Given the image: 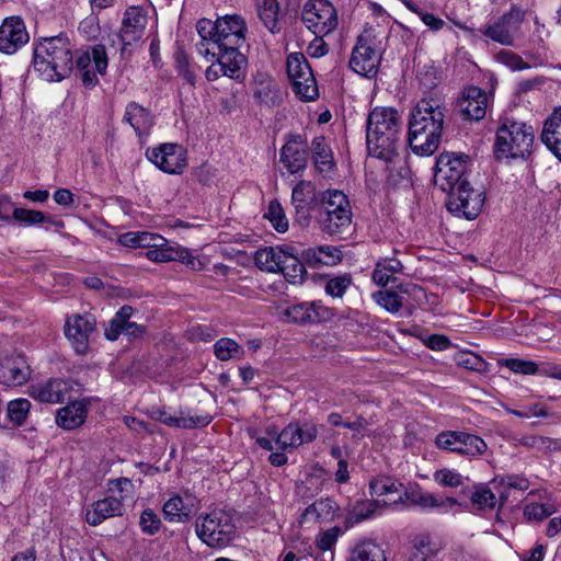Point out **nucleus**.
Returning a JSON list of instances; mask_svg holds the SVG:
<instances>
[{
	"label": "nucleus",
	"instance_id": "1",
	"mask_svg": "<svg viewBox=\"0 0 561 561\" xmlns=\"http://www.w3.org/2000/svg\"><path fill=\"white\" fill-rule=\"evenodd\" d=\"M401 121L392 107H375L366 122L367 150L370 156L393 162L399 157L403 144L400 138Z\"/></svg>",
	"mask_w": 561,
	"mask_h": 561
},
{
	"label": "nucleus",
	"instance_id": "2",
	"mask_svg": "<svg viewBox=\"0 0 561 561\" xmlns=\"http://www.w3.org/2000/svg\"><path fill=\"white\" fill-rule=\"evenodd\" d=\"M444 126V113L437 101L421 100L411 113L409 145L419 156H431L439 146Z\"/></svg>",
	"mask_w": 561,
	"mask_h": 561
},
{
	"label": "nucleus",
	"instance_id": "3",
	"mask_svg": "<svg viewBox=\"0 0 561 561\" xmlns=\"http://www.w3.org/2000/svg\"><path fill=\"white\" fill-rule=\"evenodd\" d=\"M72 48L66 36L43 38L34 48V69L47 82L61 81L72 70Z\"/></svg>",
	"mask_w": 561,
	"mask_h": 561
},
{
	"label": "nucleus",
	"instance_id": "4",
	"mask_svg": "<svg viewBox=\"0 0 561 561\" xmlns=\"http://www.w3.org/2000/svg\"><path fill=\"white\" fill-rule=\"evenodd\" d=\"M201 42L221 53L234 50L242 54L241 47L245 43L247 23L240 14H227L216 21L202 19L196 24Z\"/></svg>",
	"mask_w": 561,
	"mask_h": 561
},
{
	"label": "nucleus",
	"instance_id": "5",
	"mask_svg": "<svg viewBox=\"0 0 561 561\" xmlns=\"http://www.w3.org/2000/svg\"><path fill=\"white\" fill-rule=\"evenodd\" d=\"M534 139L531 125L505 118L496 130L494 153L497 159L526 158L530 154Z\"/></svg>",
	"mask_w": 561,
	"mask_h": 561
},
{
	"label": "nucleus",
	"instance_id": "6",
	"mask_svg": "<svg viewBox=\"0 0 561 561\" xmlns=\"http://www.w3.org/2000/svg\"><path fill=\"white\" fill-rule=\"evenodd\" d=\"M386 34L375 27H366L358 35L352 50L350 67L356 73L373 78L377 75L382 54L386 49Z\"/></svg>",
	"mask_w": 561,
	"mask_h": 561
},
{
	"label": "nucleus",
	"instance_id": "7",
	"mask_svg": "<svg viewBox=\"0 0 561 561\" xmlns=\"http://www.w3.org/2000/svg\"><path fill=\"white\" fill-rule=\"evenodd\" d=\"M526 15L523 7L512 4L507 11L482 25L479 32L496 44L515 46L524 37Z\"/></svg>",
	"mask_w": 561,
	"mask_h": 561
},
{
	"label": "nucleus",
	"instance_id": "8",
	"mask_svg": "<svg viewBox=\"0 0 561 561\" xmlns=\"http://www.w3.org/2000/svg\"><path fill=\"white\" fill-rule=\"evenodd\" d=\"M321 202L324 214L320 220L321 230L330 236H341L351 230L352 208L347 196L339 190L323 192Z\"/></svg>",
	"mask_w": 561,
	"mask_h": 561
},
{
	"label": "nucleus",
	"instance_id": "9",
	"mask_svg": "<svg viewBox=\"0 0 561 561\" xmlns=\"http://www.w3.org/2000/svg\"><path fill=\"white\" fill-rule=\"evenodd\" d=\"M195 527L198 538L210 548L228 546L236 534L232 516L222 510L199 516Z\"/></svg>",
	"mask_w": 561,
	"mask_h": 561
},
{
	"label": "nucleus",
	"instance_id": "10",
	"mask_svg": "<svg viewBox=\"0 0 561 561\" xmlns=\"http://www.w3.org/2000/svg\"><path fill=\"white\" fill-rule=\"evenodd\" d=\"M207 42H201L197 47L202 55L211 56L216 62L211 64L205 71L208 81H215L221 76L240 80L244 77L243 69L247 65V58L243 54H234V50L221 53L206 45Z\"/></svg>",
	"mask_w": 561,
	"mask_h": 561
},
{
	"label": "nucleus",
	"instance_id": "11",
	"mask_svg": "<svg viewBox=\"0 0 561 561\" xmlns=\"http://www.w3.org/2000/svg\"><path fill=\"white\" fill-rule=\"evenodd\" d=\"M468 157L443 152L438 156L434 173V184L443 192H451L467 183L465 174L468 168Z\"/></svg>",
	"mask_w": 561,
	"mask_h": 561
},
{
	"label": "nucleus",
	"instance_id": "12",
	"mask_svg": "<svg viewBox=\"0 0 561 561\" xmlns=\"http://www.w3.org/2000/svg\"><path fill=\"white\" fill-rule=\"evenodd\" d=\"M301 20L316 36L332 33L337 24V11L329 0H308L302 9Z\"/></svg>",
	"mask_w": 561,
	"mask_h": 561
},
{
	"label": "nucleus",
	"instance_id": "13",
	"mask_svg": "<svg viewBox=\"0 0 561 561\" xmlns=\"http://www.w3.org/2000/svg\"><path fill=\"white\" fill-rule=\"evenodd\" d=\"M287 75L295 93L302 101H312L318 96L314 76L302 54L294 53L287 57Z\"/></svg>",
	"mask_w": 561,
	"mask_h": 561
},
{
	"label": "nucleus",
	"instance_id": "14",
	"mask_svg": "<svg viewBox=\"0 0 561 561\" xmlns=\"http://www.w3.org/2000/svg\"><path fill=\"white\" fill-rule=\"evenodd\" d=\"M483 204V192L474 190L467 182L448 193L446 207L456 216L472 220L479 216Z\"/></svg>",
	"mask_w": 561,
	"mask_h": 561
},
{
	"label": "nucleus",
	"instance_id": "15",
	"mask_svg": "<svg viewBox=\"0 0 561 561\" xmlns=\"http://www.w3.org/2000/svg\"><path fill=\"white\" fill-rule=\"evenodd\" d=\"M96 331L95 317L90 313H73L66 318L65 335L79 355L90 351V339Z\"/></svg>",
	"mask_w": 561,
	"mask_h": 561
},
{
	"label": "nucleus",
	"instance_id": "16",
	"mask_svg": "<svg viewBox=\"0 0 561 561\" xmlns=\"http://www.w3.org/2000/svg\"><path fill=\"white\" fill-rule=\"evenodd\" d=\"M147 24L148 12L146 9L137 5L128 7L124 12L119 32L113 36V45L115 39L121 42V54L124 55L128 46L144 36Z\"/></svg>",
	"mask_w": 561,
	"mask_h": 561
},
{
	"label": "nucleus",
	"instance_id": "17",
	"mask_svg": "<svg viewBox=\"0 0 561 561\" xmlns=\"http://www.w3.org/2000/svg\"><path fill=\"white\" fill-rule=\"evenodd\" d=\"M266 432L275 438L276 446L283 450L312 443L318 436V427L312 422L289 423L282 432L268 427Z\"/></svg>",
	"mask_w": 561,
	"mask_h": 561
},
{
	"label": "nucleus",
	"instance_id": "18",
	"mask_svg": "<svg viewBox=\"0 0 561 561\" xmlns=\"http://www.w3.org/2000/svg\"><path fill=\"white\" fill-rule=\"evenodd\" d=\"M435 443L438 448L463 456H478L486 450L482 438L465 432H443L436 436Z\"/></svg>",
	"mask_w": 561,
	"mask_h": 561
},
{
	"label": "nucleus",
	"instance_id": "19",
	"mask_svg": "<svg viewBox=\"0 0 561 561\" xmlns=\"http://www.w3.org/2000/svg\"><path fill=\"white\" fill-rule=\"evenodd\" d=\"M147 158L165 173H181L186 167V150L179 144H162L148 149Z\"/></svg>",
	"mask_w": 561,
	"mask_h": 561
},
{
	"label": "nucleus",
	"instance_id": "20",
	"mask_svg": "<svg viewBox=\"0 0 561 561\" xmlns=\"http://www.w3.org/2000/svg\"><path fill=\"white\" fill-rule=\"evenodd\" d=\"M158 247L146 251V257L152 262L165 263L171 261H179L190 266L194 271L202 268V262L194 257L187 249L172 243L162 238V242Z\"/></svg>",
	"mask_w": 561,
	"mask_h": 561
},
{
	"label": "nucleus",
	"instance_id": "21",
	"mask_svg": "<svg viewBox=\"0 0 561 561\" xmlns=\"http://www.w3.org/2000/svg\"><path fill=\"white\" fill-rule=\"evenodd\" d=\"M30 39L24 21L20 16H10L0 25V51L14 54Z\"/></svg>",
	"mask_w": 561,
	"mask_h": 561
},
{
	"label": "nucleus",
	"instance_id": "22",
	"mask_svg": "<svg viewBox=\"0 0 561 561\" xmlns=\"http://www.w3.org/2000/svg\"><path fill=\"white\" fill-rule=\"evenodd\" d=\"M307 140L301 135H289L282 147L280 162L291 174L304 171L308 164Z\"/></svg>",
	"mask_w": 561,
	"mask_h": 561
},
{
	"label": "nucleus",
	"instance_id": "23",
	"mask_svg": "<svg viewBox=\"0 0 561 561\" xmlns=\"http://www.w3.org/2000/svg\"><path fill=\"white\" fill-rule=\"evenodd\" d=\"M284 316L295 323H317L331 320L335 312L321 301L301 302L284 310Z\"/></svg>",
	"mask_w": 561,
	"mask_h": 561
},
{
	"label": "nucleus",
	"instance_id": "24",
	"mask_svg": "<svg viewBox=\"0 0 561 561\" xmlns=\"http://www.w3.org/2000/svg\"><path fill=\"white\" fill-rule=\"evenodd\" d=\"M316 201V187L310 181H300L291 192V204L295 208V221L307 227L311 219L312 204Z\"/></svg>",
	"mask_w": 561,
	"mask_h": 561
},
{
	"label": "nucleus",
	"instance_id": "25",
	"mask_svg": "<svg viewBox=\"0 0 561 561\" xmlns=\"http://www.w3.org/2000/svg\"><path fill=\"white\" fill-rule=\"evenodd\" d=\"M458 106L465 119L481 121L486 113L488 95L478 87H468L463 90Z\"/></svg>",
	"mask_w": 561,
	"mask_h": 561
},
{
	"label": "nucleus",
	"instance_id": "26",
	"mask_svg": "<svg viewBox=\"0 0 561 561\" xmlns=\"http://www.w3.org/2000/svg\"><path fill=\"white\" fill-rule=\"evenodd\" d=\"M134 309L130 306H123L108 322L104 330L107 340L115 341L122 333L128 336H139L145 332V327L130 321Z\"/></svg>",
	"mask_w": 561,
	"mask_h": 561
},
{
	"label": "nucleus",
	"instance_id": "27",
	"mask_svg": "<svg viewBox=\"0 0 561 561\" xmlns=\"http://www.w3.org/2000/svg\"><path fill=\"white\" fill-rule=\"evenodd\" d=\"M70 383L60 378H51L47 381L33 385L30 388V396L35 400L46 403H61L70 392Z\"/></svg>",
	"mask_w": 561,
	"mask_h": 561
},
{
	"label": "nucleus",
	"instance_id": "28",
	"mask_svg": "<svg viewBox=\"0 0 561 561\" xmlns=\"http://www.w3.org/2000/svg\"><path fill=\"white\" fill-rule=\"evenodd\" d=\"M154 421H159L170 427L176 428H196L207 426L211 417L208 414L191 415L188 412L181 411L178 416L169 414L163 409H152L150 412Z\"/></svg>",
	"mask_w": 561,
	"mask_h": 561
},
{
	"label": "nucleus",
	"instance_id": "29",
	"mask_svg": "<svg viewBox=\"0 0 561 561\" xmlns=\"http://www.w3.org/2000/svg\"><path fill=\"white\" fill-rule=\"evenodd\" d=\"M369 489L371 495L383 497L385 505L402 503L405 497L403 484L388 476L373 478L369 482Z\"/></svg>",
	"mask_w": 561,
	"mask_h": 561
},
{
	"label": "nucleus",
	"instance_id": "30",
	"mask_svg": "<svg viewBox=\"0 0 561 561\" xmlns=\"http://www.w3.org/2000/svg\"><path fill=\"white\" fill-rule=\"evenodd\" d=\"M124 513L123 496L116 495L106 496L103 500L94 502L90 508L87 510L85 520L96 526L103 523L106 518L121 516Z\"/></svg>",
	"mask_w": 561,
	"mask_h": 561
},
{
	"label": "nucleus",
	"instance_id": "31",
	"mask_svg": "<svg viewBox=\"0 0 561 561\" xmlns=\"http://www.w3.org/2000/svg\"><path fill=\"white\" fill-rule=\"evenodd\" d=\"M196 511L195 497L192 494L173 495L163 505L164 518L181 523L188 519Z\"/></svg>",
	"mask_w": 561,
	"mask_h": 561
},
{
	"label": "nucleus",
	"instance_id": "32",
	"mask_svg": "<svg viewBox=\"0 0 561 561\" xmlns=\"http://www.w3.org/2000/svg\"><path fill=\"white\" fill-rule=\"evenodd\" d=\"M28 366L23 357H7L0 363V382L7 386H20L28 378Z\"/></svg>",
	"mask_w": 561,
	"mask_h": 561
},
{
	"label": "nucleus",
	"instance_id": "33",
	"mask_svg": "<svg viewBox=\"0 0 561 561\" xmlns=\"http://www.w3.org/2000/svg\"><path fill=\"white\" fill-rule=\"evenodd\" d=\"M336 503L329 499H320L313 504L309 505L302 512L299 524L300 525H313L317 523H325L334 519L336 514Z\"/></svg>",
	"mask_w": 561,
	"mask_h": 561
},
{
	"label": "nucleus",
	"instance_id": "34",
	"mask_svg": "<svg viewBox=\"0 0 561 561\" xmlns=\"http://www.w3.org/2000/svg\"><path fill=\"white\" fill-rule=\"evenodd\" d=\"M541 141L561 161V107L554 110L545 121Z\"/></svg>",
	"mask_w": 561,
	"mask_h": 561
},
{
	"label": "nucleus",
	"instance_id": "35",
	"mask_svg": "<svg viewBox=\"0 0 561 561\" xmlns=\"http://www.w3.org/2000/svg\"><path fill=\"white\" fill-rule=\"evenodd\" d=\"M302 260L312 268L321 265H336L342 260V252L333 245L308 248L301 253Z\"/></svg>",
	"mask_w": 561,
	"mask_h": 561
},
{
	"label": "nucleus",
	"instance_id": "36",
	"mask_svg": "<svg viewBox=\"0 0 561 561\" xmlns=\"http://www.w3.org/2000/svg\"><path fill=\"white\" fill-rule=\"evenodd\" d=\"M123 122L128 123L139 137L148 134L153 125L151 113L136 102L127 104Z\"/></svg>",
	"mask_w": 561,
	"mask_h": 561
},
{
	"label": "nucleus",
	"instance_id": "37",
	"mask_svg": "<svg viewBox=\"0 0 561 561\" xmlns=\"http://www.w3.org/2000/svg\"><path fill=\"white\" fill-rule=\"evenodd\" d=\"M279 273L290 284H301L306 275V268L304 263L298 257V253L291 245H286L284 257L280 262Z\"/></svg>",
	"mask_w": 561,
	"mask_h": 561
},
{
	"label": "nucleus",
	"instance_id": "38",
	"mask_svg": "<svg viewBox=\"0 0 561 561\" xmlns=\"http://www.w3.org/2000/svg\"><path fill=\"white\" fill-rule=\"evenodd\" d=\"M88 407L83 401H76L57 411L56 423L66 430H72L84 423Z\"/></svg>",
	"mask_w": 561,
	"mask_h": 561
},
{
	"label": "nucleus",
	"instance_id": "39",
	"mask_svg": "<svg viewBox=\"0 0 561 561\" xmlns=\"http://www.w3.org/2000/svg\"><path fill=\"white\" fill-rule=\"evenodd\" d=\"M494 491L497 493L500 497V505H503L507 502L511 490H519L525 491L529 488V481L524 476L518 474H507L500 476L493 479L492 481Z\"/></svg>",
	"mask_w": 561,
	"mask_h": 561
},
{
	"label": "nucleus",
	"instance_id": "40",
	"mask_svg": "<svg viewBox=\"0 0 561 561\" xmlns=\"http://www.w3.org/2000/svg\"><path fill=\"white\" fill-rule=\"evenodd\" d=\"M286 245L266 247L255 252V265L264 272L279 273L280 262L284 257Z\"/></svg>",
	"mask_w": 561,
	"mask_h": 561
},
{
	"label": "nucleus",
	"instance_id": "41",
	"mask_svg": "<svg viewBox=\"0 0 561 561\" xmlns=\"http://www.w3.org/2000/svg\"><path fill=\"white\" fill-rule=\"evenodd\" d=\"M311 152L313 164L320 173L330 172L334 168L333 154L323 136L313 138Z\"/></svg>",
	"mask_w": 561,
	"mask_h": 561
},
{
	"label": "nucleus",
	"instance_id": "42",
	"mask_svg": "<svg viewBox=\"0 0 561 561\" xmlns=\"http://www.w3.org/2000/svg\"><path fill=\"white\" fill-rule=\"evenodd\" d=\"M93 62L95 71L104 75L107 68V55L104 45L98 44L91 48V53L85 51L77 58V68L82 71L89 69Z\"/></svg>",
	"mask_w": 561,
	"mask_h": 561
},
{
	"label": "nucleus",
	"instance_id": "43",
	"mask_svg": "<svg viewBox=\"0 0 561 561\" xmlns=\"http://www.w3.org/2000/svg\"><path fill=\"white\" fill-rule=\"evenodd\" d=\"M404 499L410 500L412 504L421 506L422 508H445L456 505L458 502L455 497L439 499L430 492H415L409 494L404 492Z\"/></svg>",
	"mask_w": 561,
	"mask_h": 561
},
{
	"label": "nucleus",
	"instance_id": "44",
	"mask_svg": "<svg viewBox=\"0 0 561 561\" xmlns=\"http://www.w3.org/2000/svg\"><path fill=\"white\" fill-rule=\"evenodd\" d=\"M256 11L265 27L272 32H279L278 16L279 3L277 0H256Z\"/></svg>",
	"mask_w": 561,
	"mask_h": 561
},
{
	"label": "nucleus",
	"instance_id": "45",
	"mask_svg": "<svg viewBox=\"0 0 561 561\" xmlns=\"http://www.w3.org/2000/svg\"><path fill=\"white\" fill-rule=\"evenodd\" d=\"M350 561H386L380 546L371 540H363L354 546Z\"/></svg>",
	"mask_w": 561,
	"mask_h": 561
},
{
	"label": "nucleus",
	"instance_id": "46",
	"mask_svg": "<svg viewBox=\"0 0 561 561\" xmlns=\"http://www.w3.org/2000/svg\"><path fill=\"white\" fill-rule=\"evenodd\" d=\"M378 507L379 502L376 500L357 501L347 514L346 524L353 526L373 517L376 514Z\"/></svg>",
	"mask_w": 561,
	"mask_h": 561
},
{
	"label": "nucleus",
	"instance_id": "47",
	"mask_svg": "<svg viewBox=\"0 0 561 561\" xmlns=\"http://www.w3.org/2000/svg\"><path fill=\"white\" fill-rule=\"evenodd\" d=\"M402 264L394 257L382 259L377 262L373 272V280L379 286H386L393 274L401 272Z\"/></svg>",
	"mask_w": 561,
	"mask_h": 561
},
{
	"label": "nucleus",
	"instance_id": "48",
	"mask_svg": "<svg viewBox=\"0 0 561 561\" xmlns=\"http://www.w3.org/2000/svg\"><path fill=\"white\" fill-rule=\"evenodd\" d=\"M214 353L219 360L224 362L240 358L244 351L236 341L222 337L214 344Z\"/></svg>",
	"mask_w": 561,
	"mask_h": 561
},
{
	"label": "nucleus",
	"instance_id": "49",
	"mask_svg": "<svg viewBox=\"0 0 561 561\" xmlns=\"http://www.w3.org/2000/svg\"><path fill=\"white\" fill-rule=\"evenodd\" d=\"M31 402L27 399H15L8 403L7 415L10 422L16 426L25 423L30 413Z\"/></svg>",
	"mask_w": 561,
	"mask_h": 561
},
{
	"label": "nucleus",
	"instance_id": "50",
	"mask_svg": "<svg viewBox=\"0 0 561 561\" xmlns=\"http://www.w3.org/2000/svg\"><path fill=\"white\" fill-rule=\"evenodd\" d=\"M264 217L270 220L277 232L283 233L288 230V219L286 218L285 211L277 199L270 202L267 213L264 215Z\"/></svg>",
	"mask_w": 561,
	"mask_h": 561
},
{
	"label": "nucleus",
	"instance_id": "51",
	"mask_svg": "<svg viewBox=\"0 0 561 561\" xmlns=\"http://www.w3.org/2000/svg\"><path fill=\"white\" fill-rule=\"evenodd\" d=\"M374 300L387 311L397 313L403 305V297L392 290H380L373 295Z\"/></svg>",
	"mask_w": 561,
	"mask_h": 561
},
{
	"label": "nucleus",
	"instance_id": "52",
	"mask_svg": "<svg viewBox=\"0 0 561 561\" xmlns=\"http://www.w3.org/2000/svg\"><path fill=\"white\" fill-rule=\"evenodd\" d=\"M14 220L24 226H37L44 222H50V217L41 210L27 209L19 207L14 211Z\"/></svg>",
	"mask_w": 561,
	"mask_h": 561
},
{
	"label": "nucleus",
	"instance_id": "53",
	"mask_svg": "<svg viewBox=\"0 0 561 561\" xmlns=\"http://www.w3.org/2000/svg\"><path fill=\"white\" fill-rule=\"evenodd\" d=\"M495 60L513 71L529 69L530 66L515 51L501 49L495 55Z\"/></svg>",
	"mask_w": 561,
	"mask_h": 561
},
{
	"label": "nucleus",
	"instance_id": "54",
	"mask_svg": "<svg viewBox=\"0 0 561 561\" xmlns=\"http://www.w3.org/2000/svg\"><path fill=\"white\" fill-rule=\"evenodd\" d=\"M496 494V492L490 489L482 488L473 492L471 502L479 510H494L497 503H500V499L497 500Z\"/></svg>",
	"mask_w": 561,
	"mask_h": 561
},
{
	"label": "nucleus",
	"instance_id": "55",
	"mask_svg": "<svg viewBox=\"0 0 561 561\" xmlns=\"http://www.w3.org/2000/svg\"><path fill=\"white\" fill-rule=\"evenodd\" d=\"M556 508L551 504L530 503L524 506V516L529 522H541L552 515Z\"/></svg>",
	"mask_w": 561,
	"mask_h": 561
},
{
	"label": "nucleus",
	"instance_id": "56",
	"mask_svg": "<svg viewBox=\"0 0 561 561\" xmlns=\"http://www.w3.org/2000/svg\"><path fill=\"white\" fill-rule=\"evenodd\" d=\"M434 481L442 486L458 488L463 484V477L451 469H440L434 472Z\"/></svg>",
	"mask_w": 561,
	"mask_h": 561
},
{
	"label": "nucleus",
	"instance_id": "57",
	"mask_svg": "<svg viewBox=\"0 0 561 561\" xmlns=\"http://www.w3.org/2000/svg\"><path fill=\"white\" fill-rule=\"evenodd\" d=\"M407 8L415 13L421 21L432 31L437 32L442 30L445 25V21L439 19L438 16L434 15L433 13L424 11L422 8H420L417 4L414 3H407Z\"/></svg>",
	"mask_w": 561,
	"mask_h": 561
},
{
	"label": "nucleus",
	"instance_id": "58",
	"mask_svg": "<svg viewBox=\"0 0 561 561\" xmlns=\"http://www.w3.org/2000/svg\"><path fill=\"white\" fill-rule=\"evenodd\" d=\"M139 526L142 533L154 535L160 530L161 519L151 508H147L140 515Z\"/></svg>",
	"mask_w": 561,
	"mask_h": 561
},
{
	"label": "nucleus",
	"instance_id": "59",
	"mask_svg": "<svg viewBox=\"0 0 561 561\" xmlns=\"http://www.w3.org/2000/svg\"><path fill=\"white\" fill-rule=\"evenodd\" d=\"M352 284L350 275L337 276L325 284V293L332 297H342Z\"/></svg>",
	"mask_w": 561,
	"mask_h": 561
},
{
	"label": "nucleus",
	"instance_id": "60",
	"mask_svg": "<svg viewBox=\"0 0 561 561\" xmlns=\"http://www.w3.org/2000/svg\"><path fill=\"white\" fill-rule=\"evenodd\" d=\"M433 556V549L427 537H417L414 539L411 561H427Z\"/></svg>",
	"mask_w": 561,
	"mask_h": 561
},
{
	"label": "nucleus",
	"instance_id": "61",
	"mask_svg": "<svg viewBox=\"0 0 561 561\" xmlns=\"http://www.w3.org/2000/svg\"><path fill=\"white\" fill-rule=\"evenodd\" d=\"M504 365L516 374L534 375L537 373V365L531 360H523L519 358L505 359Z\"/></svg>",
	"mask_w": 561,
	"mask_h": 561
},
{
	"label": "nucleus",
	"instance_id": "62",
	"mask_svg": "<svg viewBox=\"0 0 561 561\" xmlns=\"http://www.w3.org/2000/svg\"><path fill=\"white\" fill-rule=\"evenodd\" d=\"M79 32L87 38L93 39L99 35V20L95 15H90L79 24Z\"/></svg>",
	"mask_w": 561,
	"mask_h": 561
},
{
	"label": "nucleus",
	"instance_id": "63",
	"mask_svg": "<svg viewBox=\"0 0 561 561\" xmlns=\"http://www.w3.org/2000/svg\"><path fill=\"white\" fill-rule=\"evenodd\" d=\"M18 209L19 207L8 194L0 195V220L5 222L14 220V211Z\"/></svg>",
	"mask_w": 561,
	"mask_h": 561
},
{
	"label": "nucleus",
	"instance_id": "64",
	"mask_svg": "<svg viewBox=\"0 0 561 561\" xmlns=\"http://www.w3.org/2000/svg\"><path fill=\"white\" fill-rule=\"evenodd\" d=\"M520 444L528 448L546 450L551 448L553 440L545 436H527L520 440Z\"/></svg>",
	"mask_w": 561,
	"mask_h": 561
}]
</instances>
